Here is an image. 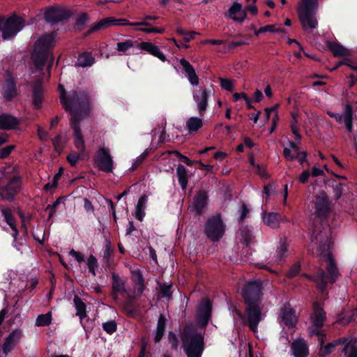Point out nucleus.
Wrapping results in <instances>:
<instances>
[{
  "label": "nucleus",
  "instance_id": "1",
  "mask_svg": "<svg viewBox=\"0 0 357 357\" xmlns=\"http://www.w3.org/2000/svg\"><path fill=\"white\" fill-rule=\"evenodd\" d=\"M314 238L311 241L312 249L316 247L315 254L320 257L326 264V273L320 269L314 281L317 283L320 290L323 292L328 283H333L340 275L335 260L330 252L331 241L327 235V231H321L319 233L313 232Z\"/></svg>",
  "mask_w": 357,
  "mask_h": 357
},
{
  "label": "nucleus",
  "instance_id": "12",
  "mask_svg": "<svg viewBox=\"0 0 357 357\" xmlns=\"http://www.w3.org/2000/svg\"><path fill=\"white\" fill-rule=\"evenodd\" d=\"M70 17V11L60 6H50L45 8L44 12L45 20L52 24L66 20Z\"/></svg>",
  "mask_w": 357,
  "mask_h": 357
},
{
  "label": "nucleus",
  "instance_id": "19",
  "mask_svg": "<svg viewBox=\"0 0 357 357\" xmlns=\"http://www.w3.org/2000/svg\"><path fill=\"white\" fill-rule=\"evenodd\" d=\"M326 319V314L322 306L314 302L312 305V313L310 315L311 322L314 328H321Z\"/></svg>",
  "mask_w": 357,
  "mask_h": 357
},
{
  "label": "nucleus",
  "instance_id": "46",
  "mask_svg": "<svg viewBox=\"0 0 357 357\" xmlns=\"http://www.w3.org/2000/svg\"><path fill=\"white\" fill-rule=\"evenodd\" d=\"M52 322V312H49L46 314H42L37 317L36 320V326H49Z\"/></svg>",
  "mask_w": 357,
  "mask_h": 357
},
{
  "label": "nucleus",
  "instance_id": "42",
  "mask_svg": "<svg viewBox=\"0 0 357 357\" xmlns=\"http://www.w3.org/2000/svg\"><path fill=\"white\" fill-rule=\"evenodd\" d=\"M176 173L182 189H185L188 184L187 171L185 167L182 165H178L176 169Z\"/></svg>",
  "mask_w": 357,
  "mask_h": 357
},
{
  "label": "nucleus",
  "instance_id": "3",
  "mask_svg": "<svg viewBox=\"0 0 357 357\" xmlns=\"http://www.w3.org/2000/svg\"><path fill=\"white\" fill-rule=\"evenodd\" d=\"M181 340L188 357H201L204 349V337L194 325L186 326Z\"/></svg>",
  "mask_w": 357,
  "mask_h": 357
},
{
  "label": "nucleus",
  "instance_id": "63",
  "mask_svg": "<svg viewBox=\"0 0 357 357\" xmlns=\"http://www.w3.org/2000/svg\"><path fill=\"white\" fill-rule=\"evenodd\" d=\"M252 240V235L250 231H245L243 234L241 243L248 245Z\"/></svg>",
  "mask_w": 357,
  "mask_h": 357
},
{
  "label": "nucleus",
  "instance_id": "20",
  "mask_svg": "<svg viewBox=\"0 0 357 357\" xmlns=\"http://www.w3.org/2000/svg\"><path fill=\"white\" fill-rule=\"evenodd\" d=\"M22 336V331L20 329H15L6 337L2 344V351L6 356L20 342Z\"/></svg>",
  "mask_w": 357,
  "mask_h": 357
},
{
  "label": "nucleus",
  "instance_id": "28",
  "mask_svg": "<svg viewBox=\"0 0 357 357\" xmlns=\"http://www.w3.org/2000/svg\"><path fill=\"white\" fill-rule=\"evenodd\" d=\"M228 17L237 22H243L246 18L245 10H242V5L234 2L228 10Z\"/></svg>",
  "mask_w": 357,
  "mask_h": 357
},
{
  "label": "nucleus",
  "instance_id": "29",
  "mask_svg": "<svg viewBox=\"0 0 357 357\" xmlns=\"http://www.w3.org/2000/svg\"><path fill=\"white\" fill-rule=\"evenodd\" d=\"M1 211L2 215L4 217L5 221L10 227L11 229L13 231V236L14 243H15L14 246L17 249L19 250L20 248L17 247V245L16 244L17 238L19 234V232H18V230L15 225V221L14 217L12 214V212L10 208H6V207L2 208Z\"/></svg>",
  "mask_w": 357,
  "mask_h": 357
},
{
  "label": "nucleus",
  "instance_id": "4",
  "mask_svg": "<svg viewBox=\"0 0 357 357\" xmlns=\"http://www.w3.org/2000/svg\"><path fill=\"white\" fill-rule=\"evenodd\" d=\"M55 36L56 34L54 33L44 34L36 41L31 59L36 68L43 69L50 56L52 61H53V57L50 55V48L56 43Z\"/></svg>",
  "mask_w": 357,
  "mask_h": 357
},
{
  "label": "nucleus",
  "instance_id": "59",
  "mask_svg": "<svg viewBox=\"0 0 357 357\" xmlns=\"http://www.w3.org/2000/svg\"><path fill=\"white\" fill-rule=\"evenodd\" d=\"M293 118H294V122L291 124V132H293V134L295 135L296 139L299 141L301 139V135H300V133L298 132V128L296 126V120L295 119V116H293Z\"/></svg>",
  "mask_w": 357,
  "mask_h": 357
},
{
  "label": "nucleus",
  "instance_id": "24",
  "mask_svg": "<svg viewBox=\"0 0 357 357\" xmlns=\"http://www.w3.org/2000/svg\"><path fill=\"white\" fill-rule=\"evenodd\" d=\"M291 347L295 357H307L309 354L307 344L303 338L294 340Z\"/></svg>",
  "mask_w": 357,
  "mask_h": 357
},
{
  "label": "nucleus",
  "instance_id": "64",
  "mask_svg": "<svg viewBox=\"0 0 357 357\" xmlns=\"http://www.w3.org/2000/svg\"><path fill=\"white\" fill-rule=\"evenodd\" d=\"M340 64L346 65V66H349L350 68H351L352 70H357V61L354 62L349 59H344L340 63Z\"/></svg>",
  "mask_w": 357,
  "mask_h": 357
},
{
  "label": "nucleus",
  "instance_id": "22",
  "mask_svg": "<svg viewBox=\"0 0 357 357\" xmlns=\"http://www.w3.org/2000/svg\"><path fill=\"white\" fill-rule=\"evenodd\" d=\"M282 322L289 328H293L296 325L297 317L295 311L289 306L284 305L280 312Z\"/></svg>",
  "mask_w": 357,
  "mask_h": 357
},
{
  "label": "nucleus",
  "instance_id": "50",
  "mask_svg": "<svg viewBox=\"0 0 357 357\" xmlns=\"http://www.w3.org/2000/svg\"><path fill=\"white\" fill-rule=\"evenodd\" d=\"M102 328L108 334H112L116 331L117 326L114 321H109L104 323Z\"/></svg>",
  "mask_w": 357,
  "mask_h": 357
},
{
  "label": "nucleus",
  "instance_id": "30",
  "mask_svg": "<svg viewBox=\"0 0 357 357\" xmlns=\"http://www.w3.org/2000/svg\"><path fill=\"white\" fill-rule=\"evenodd\" d=\"M43 87L40 81L36 82L32 86V101L36 108L41 106L43 100Z\"/></svg>",
  "mask_w": 357,
  "mask_h": 357
},
{
  "label": "nucleus",
  "instance_id": "13",
  "mask_svg": "<svg viewBox=\"0 0 357 357\" xmlns=\"http://www.w3.org/2000/svg\"><path fill=\"white\" fill-rule=\"evenodd\" d=\"M81 119L78 118L77 114L73 113L70 119V127L73 130L74 145L81 154H87L85 150V144L79 126Z\"/></svg>",
  "mask_w": 357,
  "mask_h": 357
},
{
  "label": "nucleus",
  "instance_id": "49",
  "mask_svg": "<svg viewBox=\"0 0 357 357\" xmlns=\"http://www.w3.org/2000/svg\"><path fill=\"white\" fill-rule=\"evenodd\" d=\"M268 31L280 32V31H281V29H276L275 25L270 24V25H266V26L260 27L257 31H255V34L256 36H258L260 33H263L268 32Z\"/></svg>",
  "mask_w": 357,
  "mask_h": 357
},
{
  "label": "nucleus",
  "instance_id": "45",
  "mask_svg": "<svg viewBox=\"0 0 357 357\" xmlns=\"http://www.w3.org/2000/svg\"><path fill=\"white\" fill-rule=\"evenodd\" d=\"M88 157V154H81L80 152L71 151L67 156V160L71 166H75L79 160H84Z\"/></svg>",
  "mask_w": 357,
  "mask_h": 357
},
{
  "label": "nucleus",
  "instance_id": "57",
  "mask_svg": "<svg viewBox=\"0 0 357 357\" xmlns=\"http://www.w3.org/2000/svg\"><path fill=\"white\" fill-rule=\"evenodd\" d=\"M160 291L162 297L168 298L171 297V285L162 284L160 286Z\"/></svg>",
  "mask_w": 357,
  "mask_h": 357
},
{
  "label": "nucleus",
  "instance_id": "14",
  "mask_svg": "<svg viewBox=\"0 0 357 357\" xmlns=\"http://www.w3.org/2000/svg\"><path fill=\"white\" fill-rule=\"evenodd\" d=\"M209 96L210 91L203 87L193 92V100L199 116H204L207 111Z\"/></svg>",
  "mask_w": 357,
  "mask_h": 357
},
{
  "label": "nucleus",
  "instance_id": "39",
  "mask_svg": "<svg viewBox=\"0 0 357 357\" xmlns=\"http://www.w3.org/2000/svg\"><path fill=\"white\" fill-rule=\"evenodd\" d=\"M280 219L281 215L276 213H269L263 217L264 223L272 228L279 227Z\"/></svg>",
  "mask_w": 357,
  "mask_h": 357
},
{
  "label": "nucleus",
  "instance_id": "52",
  "mask_svg": "<svg viewBox=\"0 0 357 357\" xmlns=\"http://www.w3.org/2000/svg\"><path fill=\"white\" fill-rule=\"evenodd\" d=\"M168 341L171 344L172 349L176 350L178 346V341L176 335L173 332H169L168 333Z\"/></svg>",
  "mask_w": 357,
  "mask_h": 357
},
{
  "label": "nucleus",
  "instance_id": "60",
  "mask_svg": "<svg viewBox=\"0 0 357 357\" xmlns=\"http://www.w3.org/2000/svg\"><path fill=\"white\" fill-rule=\"evenodd\" d=\"M300 271V265L298 264H295L292 266L290 270L288 271L287 275L289 278H293Z\"/></svg>",
  "mask_w": 357,
  "mask_h": 357
},
{
  "label": "nucleus",
  "instance_id": "34",
  "mask_svg": "<svg viewBox=\"0 0 357 357\" xmlns=\"http://www.w3.org/2000/svg\"><path fill=\"white\" fill-rule=\"evenodd\" d=\"M166 326V318L160 314L158 320L157 327L154 335V342H159L163 337Z\"/></svg>",
  "mask_w": 357,
  "mask_h": 357
},
{
  "label": "nucleus",
  "instance_id": "36",
  "mask_svg": "<svg viewBox=\"0 0 357 357\" xmlns=\"http://www.w3.org/2000/svg\"><path fill=\"white\" fill-rule=\"evenodd\" d=\"M353 107L351 105H346L344 108V113L343 114V119L345 127L349 132L353 130Z\"/></svg>",
  "mask_w": 357,
  "mask_h": 357
},
{
  "label": "nucleus",
  "instance_id": "31",
  "mask_svg": "<svg viewBox=\"0 0 357 357\" xmlns=\"http://www.w3.org/2000/svg\"><path fill=\"white\" fill-rule=\"evenodd\" d=\"M112 26H114V17H109L101 19L97 23L92 24L91 28L87 31L86 35L100 30H105Z\"/></svg>",
  "mask_w": 357,
  "mask_h": 357
},
{
  "label": "nucleus",
  "instance_id": "32",
  "mask_svg": "<svg viewBox=\"0 0 357 357\" xmlns=\"http://www.w3.org/2000/svg\"><path fill=\"white\" fill-rule=\"evenodd\" d=\"M203 116H192L188 119L185 128L190 134L195 133L204 126Z\"/></svg>",
  "mask_w": 357,
  "mask_h": 357
},
{
  "label": "nucleus",
  "instance_id": "56",
  "mask_svg": "<svg viewBox=\"0 0 357 357\" xmlns=\"http://www.w3.org/2000/svg\"><path fill=\"white\" fill-rule=\"evenodd\" d=\"M309 333L310 336L318 335L319 340L320 341L321 344L324 343V340L326 338V335L319 332V328H310Z\"/></svg>",
  "mask_w": 357,
  "mask_h": 357
},
{
  "label": "nucleus",
  "instance_id": "37",
  "mask_svg": "<svg viewBox=\"0 0 357 357\" xmlns=\"http://www.w3.org/2000/svg\"><path fill=\"white\" fill-rule=\"evenodd\" d=\"M73 302L76 309V315L82 321V319L86 317V306L82 298L77 295L74 296Z\"/></svg>",
  "mask_w": 357,
  "mask_h": 357
},
{
  "label": "nucleus",
  "instance_id": "18",
  "mask_svg": "<svg viewBox=\"0 0 357 357\" xmlns=\"http://www.w3.org/2000/svg\"><path fill=\"white\" fill-rule=\"evenodd\" d=\"M207 193L204 190L199 191L193 198L192 206L189 207L190 211L195 215H199L204 213L207 204Z\"/></svg>",
  "mask_w": 357,
  "mask_h": 357
},
{
  "label": "nucleus",
  "instance_id": "41",
  "mask_svg": "<svg viewBox=\"0 0 357 357\" xmlns=\"http://www.w3.org/2000/svg\"><path fill=\"white\" fill-rule=\"evenodd\" d=\"M328 48L335 56H347L350 54V52L347 49L342 45L335 43H331L328 45Z\"/></svg>",
  "mask_w": 357,
  "mask_h": 357
},
{
  "label": "nucleus",
  "instance_id": "53",
  "mask_svg": "<svg viewBox=\"0 0 357 357\" xmlns=\"http://www.w3.org/2000/svg\"><path fill=\"white\" fill-rule=\"evenodd\" d=\"M245 44H246V43L242 40L231 41L227 47H225L224 50L222 52H227V51L235 49Z\"/></svg>",
  "mask_w": 357,
  "mask_h": 357
},
{
  "label": "nucleus",
  "instance_id": "7",
  "mask_svg": "<svg viewBox=\"0 0 357 357\" xmlns=\"http://www.w3.org/2000/svg\"><path fill=\"white\" fill-rule=\"evenodd\" d=\"M262 294V282L260 280L249 281L243 289V297L246 305H259Z\"/></svg>",
  "mask_w": 357,
  "mask_h": 357
},
{
  "label": "nucleus",
  "instance_id": "5",
  "mask_svg": "<svg viewBox=\"0 0 357 357\" xmlns=\"http://www.w3.org/2000/svg\"><path fill=\"white\" fill-rule=\"evenodd\" d=\"M317 6L318 0H302L298 6V19L305 31H312L318 26L314 12Z\"/></svg>",
  "mask_w": 357,
  "mask_h": 357
},
{
  "label": "nucleus",
  "instance_id": "16",
  "mask_svg": "<svg viewBox=\"0 0 357 357\" xmlns=\"http://www.w3.org/2000/svg\"><path fill=\"white\" fill-rule=\"evenodd\" d=\"M112 296L114 300H117L119 295L123 296L126 294H128V298L130 300L135 298L128 294L125 280L115 273H112Z\"/></svg>",
  "mask_w": 357,
  "mask_h": 357
},
{
  "label": "nucleus",
  "instance_id": "15",
  "mask_svg": "<svg viewBox=\"0 0 357 357\" xmlns=\"http://www.w3.org/2000/svg\"><path fill=\"white\" fill-rule=\"evenodd\" d=\"M245 313L250 329L257 332L258 324L261 320V307L260 305H246Z\"/></svg>",
  "mask_w": 357,
  "mask_h": 357
},
{
  "label": "nucleus",
  "instance_id": "51",
  "mask_svg": "<svg viewBox=\"0 0 357 357\" xmlns=\"http://www.w3.org/2000/svg\"><path fill=\"white\" fill-rule=\"evenodd\" d=\"M149 151L146 149L143 153H142L135 159L130 169L133 170L137 169L146 160Z\"/></svg>",
  "mask_w": 357,
  "mask_h": 357
},
{
  "label": "nucleus",
  "instance_id": "55",
  "mask_svg": "<svg viewBox=\"0 0 357 357\" xmlns=\"http://www.w3.org/2000/svg\"><path fill=\"white\" fill-rule=\"evenodd\" d=\"M89 20V15L86 13H82L76 19V24L77 26H82Z\"/></svg>",
  "mask_w": 357,
  "mask_h": 357
},
{
  "label": "nucleus",
  "instance_id": "35",
  "mask_svg": "<svg viewBox=\"0 0 357 357\" xmlns=\"http://www.w3.org/2000/svg\"><path fill=\"white\" fill-rule=\"evenodd\" d=\"M288 245L287 243V238H280L279 245L275 252V258L278 263H280L283 261V259L287 255Z\"/></svg>",
  "mask_w": 357,
  "mask_h": 357
},
{
  "label": "nucleus",
  "instance_id": "21",
  "mask_svg": "<svg viewBox=\"0 0 357 357\" xmlns=\"http://www.w3.org/2000/svg\"><path fill=\"white\" fill-rule=\"evenodd\" d=\"M7 77L2 88L3 98L8 100H12L17 95L15 82L9 72L6 73Z\"/></svg>",
  "mask_w": 357,
  "mask_h": 357
},
{
  "label": "nucleus",
  "instance_id": "10",
  "mask_svg": "<svg viewBox=\"0 0 357 357\" xmlns=\"http://www.w3.org/2000/svg\"><path fill=\"white\" fill-rule=\"evenodd\" d=\"M94 161L100 170L107 173L113 172L114 161L108 148H99L94 156Z\"/></svg>",
  "mask_w": 357,
  "mask_h": 357
},
{
  "label": "nucleus",
  "instance_id": "44",
  "mask_svg": "<svg viewBox=\"0 0 357 357\" xmlns=\"http://www.w3.org/2000/svg\"><path fill=\"white\" fill-rule=\"evenodd\" d=\"M150 23L142 21L138 22H130L128 20L124 18L116 19L114 18V26H150Z\"/></svg>",
  "mask_w": 357,
  "mask_h": 357
},
{
  "label": "nucleus",
  "instance_id": "26",
  "mask_svg": "<svg viewBox=\"0 0 357 357\" xmlns=\"http://www.w3.org/2000/svg\"><path fill=\"white\" fill-rule=\"evenodd\" d=\"M20 121L17 118L8 114L0 115V129L4 130H16Z\"/></svg>",
  "mask_w": 357,
  "mask_h": 357
},
{
  "label": "nucleus",
  "instance_id": "23",
  "mask_svg": "<svg viewBox=\"0 0 357 357\" xmlns=\"http://www.w3.org/2000/svg\"><path fill=\"white\" fill-rule=\"evenodd\" d=\"M329 211V201L324 192L317 197L315 202V213L319 218L326 217Z\"/></svg>",
  "mask_w": 357,
  "mask_h": 357
},
{
  "label": "nucleus",
  "instance_id": "40",
  "mask_svg": "<svg viewBox=\"0 0 357 357\" xmlns=\"http://www.w3.org/2000/svg\"><path fill=\"white\" fill-rule=\"evenodd\" d=\"M299 146L294 142H289V147L283 150L284 157L289 161L296 160V155L298 153Z\"/></svg>",
  "mask_w": 357,
  "mask_h": 357
},
{
  "label": "nucleus",
  "instance_id": "6",
  "mask_svg": "<svg viewBox=\"0 0 357 357\" xmlns=\"http://www.w3.org/2000/svg\"><path fill=\"white\" fill-rule=\"evenodd\" d=\"M23 26L22 20L17 16L0 17V33L3 40L13 38Z\"/></svg>",
  "mask_w": 357,
  "mask_h": 357
},
{
  "label": "nucleus",
  "instance_id": "2",
  "mask_svg": "<svg viewBox=\"0 0 357 357\" xmlns=\"http://www.w3.org/2000/svg\"><path fill=\"white\" fill-rule=\"evenodd\" d=\"M60 91V100L66 111L70 112L72 116L73 113L77 114L78 118L82 120V113L88 115L90 111V96L87 91L77 89L70 92L68 96L64 86L59 85Z\"/></svg>",
  "mask_w": 357,
  "mask_h": 357
},
{
  "label": "nucleus",
  "instance_id": "11",
  "mask_svg": "<svg viewBox=\"0 0 357 357\" xmlns=\"http://www.w3.org/2000/svg\"><path fill=\"white\" fill-rule=\"evenodd\" d=\"M21 184V177L14 176L6 185L0 186V197L4 200L12 202L15 196L20 192Z\"/></svg>",
  "mask_w": 357,
  "mask_h": 357
},
{
  "label": "nucleus",
  "instance_id": "61",
  "mask_svg": "<svg viewBox=\"0 0 357 357\" xmlns=\"http://www.w3.org/2000/svg\"><path fill=\"white\" fill-rule=\"evenodd\" d=\"M69 255L73 257L79 263L82 262L84 260V255L81 252L75 251V250H71L69 252Z\"/></svg>",
  "mask_w": 357,
  "mask_h": 357
},
{
  "label": "nucleus",
  "instance_id": "48",
  "mask_svg": "<svg viewBox=\"0 0 357 357\" xmlns=\"http://www.w3.org/2000/svg\"><path fill=\"white\" fill-rule=\"evenodd\" d=\"M54 149L56 151L61 152L65 144V139L61 135H57L52 139Z\"/></svg>",
  "mask_w": 357,
  "mask_h": 357
},
{
  "label": "nucleus",
  "instance_id": "33",
  "mask_svg": "<svg viewBox=\"0 0 357 357\" xmlns=\"http://www.w3.org/2000/svg\"><path fill=\"white\" fill-rule=\"evenodd\" d=\"M131 279L137 287V296L142 295L144 290V280L139 269L131 270Z\"/></svg>",
  "mask_w": 357,
  "mask_h": 357
},
{
  "label": "nucleus",
  "instance_id": "62",
  "mask_svg": "<svg viewBox=\"0 0 357 357\" xmlns=\"http://www.w3.org/2000/svg\"><path fill=\"white\" fill-rule=\"evenodd\" d=\"M310 176V172L308 169L304 170L298 177V180L302 183H305L308 181V178Z\"/></svg>",
  "mask_w": 357,
  "mask_h": 357
},
{
  "label": "nucleus",
  "instance_id": "27",
  "mask_svg": "<svg viewBox=\"0 0 357 357\" xmlns=\"http://www.w3.org/2000/svg\"><path fill=\"white\" fill-rule=\"evenodd\" d=\"M179 63L190 83L193 86H197L199 84V77L195 73L194 67L185 59H180Z\"/></svg>",
  "mask_w": 357,
  "mask_h": 357
},
{
  "label": "nucleus",
  "instance_id": "8",
  "mask_svg": "<svg viewBox=\"0 0 357 357\" xmlns=\"http://www.w3.org/2000/svg\"><path fill=\"white\" fill-rule=\"evenodd\" d=\"M226 225L220 214L208 218L205 225V234L212 241H218L225 234Z\"/></svg>",
  "mask_w": 357,
  "mask_h": 357
},
{
  "label": "nucleus",
  "instance_id": "47",
  "mask_svg": "<svg viewBox=\"0 0 357 357\" xmlns=\"http://www.w3.org/2000/svg\"><path fill=\"white\" fill-rule=\"evenodd\" d=\"M87 266L89 270V272L93 276H96V271L98 268V261L96 258L93 255H90L87 259Z\"/></svg>",
  "mask_w": 357,
  "mask_h": 357
},
{
  "label": "nucleus",
  "instance_id": "25",
  "mask_svg": "<svg viewBox=\"0 0 357 357\" xmlns=\"http://www.w3.org/2000/svg\"><path fill=\"white\" fill-rule=\"evenodd\" d=\"M137 48L146 52L147 53L158 58L162 61H165L166 60V56L165 54L160 50L158 46L155 45L152 43H138L137 45Z\"/></svg>",
  "mask_w": 357,
  "mask_h": 357
},
{
  "label": "nucleus",
  "instance_id": "54",
  "mask_svg": "<svg viewBox=\"0 0 357 357\" xmlns=\"http://www.w3.org/2000/svg\"><path fill=\"white\" fill-rule=\"evenodd\" d=\"M220 85L224 89L231 91L234 89V83L231 80L227 79H220Z\"/></svg>",
  "mask_w": 357,
  "mask_h": 357
},
{
  "label": "nucleus",
  "instance_id": "17",
  "mask_svg": "<svg viewBox=\"0 0 357 357\" xmlns=\"http://www.w3.org/2000/svg\"><path fill=\"white\" fill-rule=\"evenodd\" d=\"M212 312V303L208 299H204L201 301L197 309V321L202 326L205 327L211 319Z\"/></svg>",
  "mask_w": 357,
  "mask_h": 357
},
{
  "label": "nucleus",
  "instance_id": "58",
  "mask_svg": "<svg viewBox=\"0 0 357 357\" xmlns=\"http://www.w3.org/2000/svg\"><path fill=\"white\" fill-rule=\"evenodd\" d=\"M14 146L10 145L0 150V158L3 159L8 157L14 149Z\"/></svg>",
  "mask_w": 357,
  "mask_h": 357
},
{
  "label": "nucleus",
  "instance_id": "38",
  "mask_svg": "<svg viewBox=\"0 0 357 357\" xmlns=\"http://www.w3.org/2000/svg\"><path fill=\"white\" fill-rule=\"evenodd\" d=\"M95 62V59L92 56L89 52H84L81 54L76 63V66L79 67H89L91 66Z\"/></svg>",
  "mask_w": 357,
  "mask_h": 357
},
{
  "label": "nucleus",
  "instance_id": "9",
  "mask_svg": "<svg viewBox=\"0 0 357 357\" xmlns=\"http://www.w3.org/2000/svg\"><path fill=\"white\" fill-rule=\"evenodd\" d=\"M340 344H345L343 352L345 357H357V347L356 346V341L349 340L347 342V339L342 337L333 342L327 344L326 346L321 347L319 350V356L324 357L331 354L333 349Z\"/></svg>",
  "mask_w": 357,
  "mask_h": 357
},
{
  "label": "nucleus",
  "instance_id": "43",
  "mask_svg": "<svg viewBox=\"0 0 357 357\" xmlns=\"http://www.w3.org/2000/svg\"><path fill=\"white\" fill-rule=\"evenodd\" d=\"M137 41H134L132 40H126L124 41L117 43L116 50L119 52L126 53L130 48L137 47Z\"/></svg>",
  "mask_w": 357,
  "mask_h": 357
}]
</instances>
